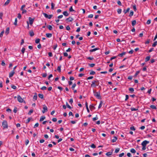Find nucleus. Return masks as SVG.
Returning a JSON list of instances; mask_svg holds the SVG:
<instances>
[{
  "label": "nucleus",
  "mask_w": 157,
  "mask_h": 157,
  "mask_svg": "<svg viewBox=\"0 0 157 157\" xmlns=\"http://www.w3.org/2000/svg\"><path fill=\"white\" fill-rule=\"evenodd\" d=\"M66 106H67V107L68 108H69L70 109H71V106L69 105V104H68V103L67 102H66Z\"/></svg>",
  "instance_id": "nucleus-45"
},
{
  "label": "nucleus",
  "mask_w": 157,
  "mask_h": 157,
  "mask_svg": "<svg viewBox=\"0 0 157 157\" xmlns=\"http://www.w3.org/2000/svg\"><path fill=\"white\" fill-rule=\"evenodd\" d=\"M14 73H15V72H14V71H12L10 73L9 75V77L10 78L12 77L13 76V75H14Z\"/></svg>",
  "instance_id": "nucleus-9"
},
{
  "label": "nucleus",
  "mask_w": 157,
  "mask_h": 157,
  "mask_svg": "<svg viewBox=\"0 0 157 157\" xmlns=\"http://www.w3.org/2000/svg\"><path fill=\"white\" fill-rule=\"evenodd\" d=\"M120 150V148H116L115 151V152L116 153H118Z\"/></svg>",
  "instance_id": "nucleus-46"
},
{
  "label": "nucleus",
  "mask_w": 157,
  "mask_h": 157,
  "mask_svg": "<svg viewBox=\"0 0 157 157\" xmlns=\"http://www.w3.org/2000/svg\"><path fill=\"white\" fill-rule=\"evenodd\" d=\"M130 152L133 153H135L136 152V150L133 148H132L130 150Z\"/></svg>",
  "instance_id": "nucleus-27"
},
{
  "label": "nucleus",
  "mask_w": 157,
  "mask_h": 157,
  "mask_svg": "<svg viewBox=\"0 0 157 157\" xmlns=\"http://www.w3.org/2000/svg\"><path fill=\"white\" fill-rule=\"evenodd\" d=\"M126 54V52H124L121 53H120L119 54L118 56H119L121 57H122L123 56L125 55Z\"/></svg>",
  "instance_id": "nucleus-20"
},
{
  "label": "nucleus",
  "mask_w": 157,
  "mask_h": 157,
  "mask_svg": "<svg viewBox=\"0 0 157 157\" xmlns=\"http://www.w3.org/2000/svg\"><path fill=\"white\" fill-rule=\"evenodd\" d=\"M4 30H3L2 31L1 33L0 34V37H1L3 36V34L4 33Z\"/></svg>",
  "instance_id": "nucleus-42"
},
{
  "label": "nucleus",
  "mask_w": 157,
  "mask_h": 157,
  "mask_svg": "<svg viewBox=\"0 0 157 157\" xmlns=\"http://www.w3.org/2000/svg\"><path fill=\"white\" fill-rule=\"evenodd\" d=\"M124 155V153H122L119 154V157H122Z\"/></svg>",
  "instance_id": "nucleus-64"
},
{
  "label": "nucleus",
  "mask_w": 157,
  "mask_h": 157,
  "mask_svg": "<svg viewBox=\"0 0 157 157\" xmlns=\"http://www.w3.org/2000/svg\"><path fill=\"white\" fill-rule=\"evenodd\" d=\"M3 15V13H0V19H2V17Z\"/></svg>",
  "instance_id": "nucleus-60"
},
{
  "label": "nucleus",
  "mask_w": 157,
  "mask_h": 157,
  "mask_svg": "<svg viewBox=\"0 0 157 157\" xmlns=\"http://www.w3.org/2000/svg\"><path fill=\"white\" fill-rule=\"evenodd\" d=\"M99 84V82L98 80H94L92 82V84L91 85V86L92 87H95L96 86H98Z\"/></svg>",
  "instance_id": "nucleus-1"
},
{
  "label": "nucleus",
  "mask_w": 157,
  "mask_h": 157,
  "mask_svg": "<svg viewBox=\"0 0 157 157\" xmlns=\"http://www.w3.org/2000/svg\"><path fill=\"white\" fill-rule=\"evenodd\" d=\"M68 21L69 22H71L73 20V19L71 17H69L68 18L66 19V21Z\"/></svg>",
  "instance_id": "nucleus-10"
},
{
  "label": "nucleus",
  "mask_w": 157,
  "mask_h": 157,
  "mask_svg": "<svg viewBox=\"0 0 157 157\" xmlns=\"http://www.w3.org/2000/svg\"><path fill=\"white\" fill-rule=\"evenodd\" d=\"M130 129L131 130L133 131H135V128L134 126L130 127Z\"/></svg>",
  "instance_id": "nucleus-59"
},
{
  "label": "nucleus",
  "mask_w": 157,
  "mask_h": 157,
  "mask_svg": "<svg viewBox=\"0 0 157 157\" xmlns=\"http://www.w3.org/2000/svg\"><path fill=\"white\" fill-rule=\"evenodd\" d=\"M131 110L132 111H136L137 110H138V109H136L133 107H131Z\"/></svg>",
  "instance_id": "nucleus-29"
},
{
  "label": "nucleus",
  "mask_w": 157,
  "mask_h": 157,
  "mask_svg": "<svg viewBox=\"0 0 157 157\" xmlns=\"http://www.w3.org/2000/svg\"><path fill=\"white\" fill-rule=\"evenodd\" d=\"M45 118V117L44 116H42L40 117V121H43Z\"/></svg>",
  "instance_id": "nucleus-24"
},
{
  "label": "nucleus",
  "mask_w": 157,
  "mask_h": 157,
  "mask_svg": "<svg viewBox=\"0 0 157 157\" xmlns=\"http://www.w3.org/2000/svg\"><path fill=\"white\" fill-rule=\"evenodd\" d=\"M122 11V10L121 9H118L117 10V12L118 14H120Z\"/></svg>",
  "instance_id": "nucleus-30"
},
{
  "label": "nucleus",
  "mask_w": 157,
  "mask_h": 157,
  "mask_svg": "<svg viewBox=\"0 0 157 157\" xmlns=\"http://www.w3.org/2000/svg\"><path fill=\"white\" fill-rule=\"evenodd\" d=\"M117 4L119 6H121V5H122V4H121V1L119 0H118L117 1Z\"/></svg>",
  "instance_id": "nucleus-57"
},
{
  "label": "nucleus",
  "mask_w": 157,
  "mask_h": 157,
  "mask_svg": "<svg viewBox=\"0 0 157 157\" xmlns=\"http://www.w3.org/2000/svg\"><path fill=\"white\" fill-rule=\"evenodd\" d=\"M33 112V109L30 110L28 113L29 115H31V114Z\"/></svg>",
  "instance_id": "nucleus-48"
},
{
  "label": "nucleus",
  "mask_w": 157,
  "mask_h": 157,
  "mask_svg": "<svg viewBox=\"0 0 157 157\" xmlns=\"http://www.w3.org/2000/svg\"><path fill=\"white\" fill-rule=\"evenodd\" d=\"M117 139V137L114 136V138L111 141L113 143H114L116 141Z\"/></svg>",
  "instance_id": "nucleus-18"
},
{
  "label": "nucleus",
  "mask_w": 157,
  "mask_h": 157,
  "mask_svg": "<svg viewBox=\"0 0 157 157\" xmlns=\"http://www.w3.org/2000/svg\"><path fill=\"white\" fill-rule=\"evenodd\" d=\"M46 89V87L45 86H43L41 88V89L42 90H45Z\"/></svg>",
  "instance_id": "nucleus-55"
},
{
  "label": "nucleus",
  "mask_w": 157,
  "mask_h": 157,
  "mask_svg": "<svg viewBox=\"0 0 157 157\" xmlns=\"http://www.w3.org/2000/svg\"><path fill=\"white\" fill-rule=\"evenodd\" d=\"M39 126V124L38 123H36L34 126V128H35L38 127Z\"/></svg>",
  "instance_id": "nucleus-56"
},
{
  "label": "nucleus",
  "mask_w": 157,
  "mask_h": 157,
  "mask_svg": "<svg viewBox=\"0 0 157 157\" xmlns=\"http://www.w3.org/2000/svg\"><path fill=\"white\" fill-rule=\"evenodd\" d=\"M133 13H134L131 10L130 11V14L129 15V16L131 17L133 15Z\"/></svg>",
  "instance_id": "nucleus-28"
},
{
  "label": "nucleus",
  "mask_w": 157,
  "mask_h": 157,
  "mask_svg": "<svg viewBox=\"0 0 157 157\" xmlns=\"http://www.w3.org/2000/svg\"><path fill=\"white\" fill-rule=\"evenodd\" d=\"M133 8L135 11H136V5L133 6Z\"/></svg>",
  "instance_id": "nucleus-63"
},
{
  "label": "nucleus",
  "mask_w": 157,
  "mask_h": 157,
  "mask_svg": "<svg viewBox=\"0 0 157 157\" xmlns=\"http://www.w3.org/2000/svg\"><path fill=\"white\" fill-rule=\"evenodd\" d=\"M37 94L36 93H35L34 95L33 96V99L34 100H37Z\"/></svg>",
  "instance_id": "nucleus-23"
},
{
  "label": "nucleus",
  "mask_w": 157,
  "mask_h": 157,
  "mask_svg": "<svg viewBox=\"0 0 157 157\" xmlns=\"http://www.w3.org/2000/svg\"><path fill=\"white\" fill-rule=\"evenodd\" d=\"M29 23L30 25H32L34 20V18H32L31 17H29Z\"/></svg>",
  "instance_id": "nucleus-6"
},
{
  "label": "nucleus",
  "mask_w": 157,
  "mask_h": 157,
  "mask_svg": "<svg viewBox=\"0 0 157 157\" xmlns=\"http://www.w3.org/2000/svg\"><path fill=\"white\" fill-rule=\"evenodd\" d=\"M17 18H16L15 19V21L14 23V24L16 25L17 26Z\"/></svg>",
  "instance_id": "nucleus-37"
},
{
  "label": "nucleus",
  "mask_w": 157,
  "mask_h": 157,
  "mask_svg": "<svg viewBox=\"0 0 157 157\" xmlns=\"http://www.w3.org/2000/svg\"><path fill=\"white\" fill-rule=\"evenodd\" d=\"M55 6V4L53 3L52 2L51 3V9L52 10H54V6Z\"/></svg>",
  "instance_id": "nucleus-40"
},
{
  "label": "nucleus",
  "mask_w": 157,
  "mask_h": 157,
  "mask_svg": "<svg viewBox=\"0 0 157 157\" xmlns=\"http://www.w3.org/2000/svg\"><path fill=\"white\" fill-rule=\"evenodd\" d=\"M93 93L95 96L98 99H101V97L100 96V92H97L93 90Z\"/></svg>",
  "instance_id": "nucleus-2"
},
{
  "label": "nucleus",
  "mask_w": 157,
  "mask_h": 157,
  "mask_svg": "<svg viewBox=\"0 0 157 157\" xmlns=\"http://www.w3.org/2000/svg\"><path fill=\"white\" fill-rule=\"evenodd\" d=\"M76 86V84L75 83H74L73 84V85L72 86V87H71V88L72 89L74 90V89L75 87Z\"/></svg>",
  "instance_id": "nucleus-43"
},
{
  "label": "nucleus",
  "mask_w": 157,
  "mask_h": 157,
  "mask_svg": "<svg viewBox=\"0 0 157 157\" xmlns=\"http://www.w3.org/2000/svg\"><path fill=\"white\" fill-rule=\"evenodd\" d=\"M47 27L49 30H51L52 29V27L51 25H48Z\"/></svg>",
  "instance_id": "nucleus-34"
},
{
  "label": "nucleus",
  "mask_w": 157,
  "mask_h": 157,
  "mask_svg": "<svg viewBox=\"0 0 157 157\" xmlns=\"http://www.w3.org/2000/svg\"><path fill=\"white\" fill-rule=\"evenodd\" d=\"M98 119V118L97 117V116H96V117H94L93 118V121H95Z\"/></svg>",
  "instance_id": "nucleus-54"
},
{
  "label": "nucleus",
  "mask_w": 157,
  "mask_h": 157,
  "mask_svg": "<svg viewBox=\"0 0 157 157\" xmlns=\"http://www.w3.org/2000/svg\"><path fill=\"white\" fill-rule=\"evenodd\" d=\"M38 96L41 99H43L44 98V95L42 94H38Z\"/></svg>",
  "instance_id": "nucleus-22"
},
{
  "label": "nucleus",
  "mask_w": 157,
  "mask_h": 157,
  "mask_svg": "<svg viewBox=\"0 0 157 157\" xmlns=\"http://www.w3.org/2000/svg\"><path fill=\"white\" fill-rule=\"evenodd\" d=\"M25 6V5H23L21 6V10L22 11V13H25L27 12V10H25L24 9V8Z\"/></svg>",
  "instance_id": "nucleus-4"
},
{
  "label": "nucleus",
  "mask_w": 157,
  "mask_h": 157,
  "mask_svg": "<svg viewBox=\"0 0 157 157\" xmlns=\"http://www.w3.org/2000/svg\"><path fill=\"white\" fill-rule=\"evenodd\" d=\"M29 35L30 36H33L34 35V32H33V30H31V31H30L29 32Z\"/></svg>",
  "instance_id": "nucleus-13"
},
{
  "label": "nucleus",
  "mask_w": 157,
  "mask_h": 157,
  "mask_svg": "<svg viewBox=\"0 0 157 157\" xmlns=\"http://www.w3.org/2000/svg\"><path fill=\"white\" fill-rule=\"evenodd\" d=\"M99 49V48H94L93 49H91L90 50V52H94L96 50H98Z\"/></svg>",
  "instance_id": "nucleus-17"
},
{
  "label": "nucleus",
  "mask_w": 157,
  "mask_h": 157,
  "mask_svg": "<svg viewBox=\"0 0 157 157\" xmlns=\"http://www.w3.org/2000/svg\"><path fill=\"white\" fill-rule=\"evenodd\" d=\"M48 55L49 57H52V52H49L48 53Z\"/></svg>",
  "instance_id": "nucleus-61"
},
{
  "label": "nucleus",
  "mask_w": 157,
  "mask_h": 157,
  "mask_svg": "<svg viewBox=\"0 0 157 157\" xmlns=\"http://www.w3.org/2000/svg\"><path fill=\"white\" fill-rule=\"evenodd\" d=\"M129 90L131 92H133L134 91V89L133 88H130L129 89Z\"/></svg>",
  "instance_id": "nucleus-41"
},
{
  "label": "nucleus",
  "mask_w": 157,
  "mask_h": 157,
  "mask_svg": "<svg viewBox=\"0 0 157 157\" xmlns=\"http://www.w3.org/2000/svg\"><path fill=\"white\" fill-rule=\"evenodd\" d=\"M140 73V71H137L136 72V73H135V75H134V76H137V75Z\"/></svg>",
  "instance_id": "nucleus-53"
},
{
  "label": "nucleus",
  "mask_w": 157,
  "mask_h": 157,
  "mask_svg": "<svg viewBox=\"0 0 157 157\" xmlns=\"http://www.w3.org/2000/svg\"><path fill=\"white\" fill-rule=\"evenodd\" d=\"M63 14L66 16H67L69 15V13L67 11H65L63 12Z\"/></svg>",
  "instance_id": "nucleus-19"
},
{
  "label": "nucleus",
  "mask_w": 157,
  "mask_h": 157,
  "mask_svg": "<svg viewBox=\"0 0 157 157\" xmlns=\"http://www.w3.org/2000/svg\"><path fill=\"white\" fill-rule=\"evenodd\" d=\"M47 76V74L46 73H44L42 74V77L44 78L46 77Z\"/></svg>",
  "instance_id": "nucleus-52"
},
{
  "label": "nucleus",
  "mask_w": 157,
  "mask_h": 157,
  "mask_svg": "<svg viewBox=\"0 0 157 157\" xmlns=\"http://www.w3.org/2000/svg\"><path fill=\"white\" fill-rule=\"evenodd\" d=\"M25 49L24 48H22L21 50V52L23 54L25 52Z\"/></svg>",
  "instance_id": "nucleus-50"
},
{
  "label": "nucleus",
  "mask_w": 157,
  "mask_h": 157,
  "mask_svg": "<svg viewBox=\"0 0 157 157\" xmlns=\"http://www.w3.org/2000/svg\"><path fill=\"white\" fill-rule=\"evenodd\" d=\"M43 110H42V112L43 113H44L45 112H46L48 111V108L45 105L43 108Z\"/></svg>",
  "instance_id": "nucleus-8"
},
{
  "label": "nucleus",
  "mask_w": 157,
  "mask_h": 157,
  "mask_svg": "<svg viewBox=\"0 0 157 157\" xmlns=\"http://www.w3.org/2000/svg\"><path fill=\"white\" fill-rule=\"evenodd\" d=\"M46 37L48 38L51 37L52 36V34L51 33H47L46 34Z\"/></svg>",
  "instance_id": "nucleus-16"
},
{
  "label": "nucleus",
  "mask_w": 157,
  "mask_h": 157,
  "mask_svg": "<svg viewBox=\"0 0 157 157\" xmlns=\"http://www.w3.org/2000/svg\"><path fill=\"white\" fill-rule=\"evenodd\" d=\"M40 39L39 38L36 39L35 40V43L36 44H38L39 43Z\"/></svg>",
  "instance_id": "nucleus-33"
},
{
  "label": "nucleus",
  "mask_w": 157,
  "mask_h": 157,
  "mask_svg": "<svg viewBox=\"0 0 157 157\" xmlns=\"http://www.w3.org/2000/svg\"><path fill=\"white\" fill-rule=\"evenodd\" d=\"M149 142L147 140H144L141 143V145L142 146H146L147 144L149 143Z\"/></svg>",
  "instance_id": "nucleus-7"
},
{
  "label": "nucleus",
  "mask_w": 157,
  "mask_h": 157,
  "mask_svg": "<svg viewBox=\"0 0 157 157\" xmlns=\"http://www.w3.org/2000/svg\"><path fill=\"white\" fill-rule=\"evenodd\" d=\"M136 20H134L132 21V24L133 26H134L136 24Z\"/></svg>",
  "instance_id": "nucleus-12"
},
{
  "label": "nucleus",
  "mask_w": 157,
  "mask_h": 157,
  "mask_svg": "<svg viewBox=\"0 0 157 157\" xmlns=\"http://www.w3.org/2000/svg\"><path fill=\"white\" fill-rule=\"evenodd\" d=\"M95 74V72L94 71H91L90 72V75H94Z\"/></svg>",
  "instance_id": "nucleus-35"
},
{
  "label": "nucleus",
  "mask_w": 157,
  "mask_h": 157,
  "mask_svg": "<svg viewBox=\"0 0 157 157\" xmlns=\"http://www.w3.org/2000/svg\"><path fill=\"white\" fill-rule=\"evenodd\" d=\"M9 30H10V28L9 27H7L6 28V32H5V34H6V35H7L9 33Z\"/></svg>",
  "instance_id": "nucleus-14"
},
{
  "label": "nucleus",
  "mask_w": 157,
  "mask_h": 157,
  "mask_svg": "<svg viewBox=\"0 0 157 157\" xmlns=\"http://www.w3.org/2000/svg\"><path fill=\"white\" fill-rule=\"evenodd\" d=\"M130 10V8H128L126 10L124 9L123 10V12L124 13V14L126 13H127Z\"/></svg>",
  "instance_id": "nucleus-15"
},
{
  "label": "nucleus",
  "mask_w": 157,
  "mask_h": 157,
  "mask_svg": "<svg viewBox=\"0 0 157 157\" xmlns=\"http://www.w3.org/2000/svg\"><path fill=\"white\" fill-rule=\"evenodd\" d=\"M11 87L13 89H16V88H17L16 86L13 85H11Z\"/></svg>",
  "instance_id": "nucleus-49"
},
{
  "label": "nucleus",
  "mask_w": 157,
  "mask_h": 157,
  "mask_svg": "<svg viewBox=\"0 0 157 157\" xmlns=\"http://www.w3.org/2000/svg\"><path fill=\"white\" fill-rule=\"evenodd\" d=\"M112 152H107V153L106 154V155H107V156H109V155H111L112 154Z\"/></svg>",
  "instance_id": "nucleus-36"
},
{
  "label": "nucleus",
  "mask_w": 157,
  "mask_h": 157,
  "mask_svg": "<svg viewBox=\"0 0 157 157\" xmlns=\"http://www.w3.org/2000/svg\"><path fill=\"white\" fill-rule=\"evenodd\" d=\"M17 108L16 107H15L14 108V109H13V112L14 113H17Z\"/></svg>",
  "instance_id": "nucleus-58"
},
{
  "label": "nucleus",
  "mask_w": 157,
  "mask_h": 157,
  "mask_svg": "<svg viewBox=\"0 0 157 157\" xmlns=\"http://www.w3.org/2000/svg\"><path fill=\"white\" fill-rule=\"evenodd\" d=\"M150 107L153 109H157L156 106L154 105H151L150 106Z\"/></svg>",
  "instance_id": "nucleus-21"
},
{
  "label": "nucleus",
  "mask_w": 157,
  "mask_h": 157,
  "mask_svg": "<svg viewBox=\"0 0 157 157\" xmlns=\"http://www.w3.org/2000/svg\"><path fill=\"white\" fill-rule=\"evenodd\" d=\"M69 11L70 12L75 11L73 9L72 6H71L69 8Z\"/></svg>",
  "instance_id": "nucleus-39"
},
{
  "label": "nucleus",
  "mask_w": 157,
  "mask_h": 157,
  "mask_svg": "<svg viewBox=\"0 0 157 157\" xmlns=\"http://www.w3.org/2000/svg\"><path fill=\"white\" fill-rule=\"evenodd\" d=\"M2 125L3 127V129L7 128L8 126L7 121L6 120L2 122Z\"/></svg>",
  "instance_id": "nucleus-3"
},
{
  "label": "nucleus",
  "mask_w": 157,
  "mask_h": 157,
  "mask_svg": "<svg viewBox=\"0 0 157 157\" xmlns=\"http://www.w3.org/2000/svg\"><path fill=\"white\" fill-rule=\"evenodd\" d=\"M89 107L91 111H92V110L94 109L95 108L93 104L90 105Z\"/></svg>",
  "instance_id": "nucleus-11"
},
{
  "label": "nucleus",
  "mask_w": 157,
  "mask_h": 157,
  "mask_svg": "<svg viewBox=\"0 0 157 157\" xmlns=\"http://www.w3.org/2000/svg\"><path fill=\"white\" fill-rule=\"evenodd\" d=\"M102 101H101L100 102V104H99V106H98V109H100V108H101V107L102 106Z\"/></svg>",
  "instance_id": "nucleus-38"
},
{
  "label": "nucleus",
  "mask_w": 157,
  "mask_h": 157,
  "mask_svg": "<svg viewBox=\"0 0 157 157\" xmlns=\"http://www.w3.org/2000/svg\"><path fill=\"white\" fill-rule=\"evenodd\" d=\"M90 146L92 148H95L96 147L95 145L93 144H92Z\"/></svg>",
  "instance_id": "nucleus-51"
},
{
  "label": "nucleus",
  "mask_w": 157,
  "mask_h": 157,
  "mask_svg": "<svg viewBox=\"0 0 157 157\" xmlns=\"http://www.w3.org/2000/svg\"><path fill=\"white\" fill-rule=\"evenodd\" d=\"M10 0H7L4 4V6H5L8 5L10 3Z\"/></svg>",
  "instance_id": "nucleus-26"
},
{
  "label": "nucleus",
  "mask_w": 157,
  "mask_h": 157,
  "mask_svg": "<svg viewBox=\"0 0 157 157\" xmlns=\"http://www.w3.org/2000/svg\"><path fill=\"white\" fill-rule=\"evenodd\" d=\"M150 56H147L145 59V61L146 62L149 61L150 59Z\"/></svg>",
  "instance_id": "nucleus-25"
},
{
  "label": "nucleus",
  "mask_w": 157,
  "mask_h": 157,
  "mask_svg": "<svg viewBox=\"0 0 157 157\" xmlns=\"http://www.w3.org/2000/svg\"><path fill=\"white\" fill-rule=\"evenodd\" d=\"M42 13L44 15V17H45L48 18V15L47 14L44 13Z\"/></svg>",
  "instance_id": "nucleus-47"
},
{
  "label": "nucleus",
  "mask_w": 157,
  "mask_h": 157,
  "mask_svg": "<svg viewBox=\"0 0 157 157\" xmlns=\"http://www.w3.org/2000/svg\"><path fill=\"white\" fill-rule=\"evenodd\" d=\"M157 44V41L155 42L152 45V46L153 47H155L156 45Z\"/></svg>",
  "instance_id": "nucleus-32"
},
{
  "label": "nucleus",
  "mask_w": 157,
  "mask_h": 157,
  "mask_svg": "<svg viewBox=\"0 0 157 157\" xmlns=\"http://www.w3.org/2000/svg\"><path fill=\"white\" fill-rule=\"evenodd\" d=\"M61 66H59L57 67V70L59 72H61Z\"/></svg>",
  "instance_id": "nucleus-31"
},
{
  "label": "nucleus",
  "mask_w": 157,
  "mask_h": 157,
  "mask_svg": "<svg viewBox=\"0 0 157 157\" xmlns=\"http://www.w3.org/2000/svg\"><path fill=\"white\" fill-rule=\"evenodd\" d=\"M95 65V64L94 63H91V64H89V65L90 67H93Z\"/></svg>",
  "instance_id": "nucleus-44"
},
{
  "label": "nucleus",
  "mask_w": 157,
  "mask_h": 157,
  "mask_svg": "<svg viewBox=\"0 0 157 157\" xmlns=\"http://www.w3.org/2000/svg\"><path fill=\"white\" fill-rule=\"evenodd\" d=\"M18 101L20 103H22L23 101V99L21 98L20 95H18L17 96Z\"/></svg>",
  "instance_id": "nucleus-5"
},
{
  "label": "nucleus",
  "mask_w": 157,
  "mask_h": 157,
  "mask_svg": "<svg viewBox=\"0 0 157 157\" xmlns=\"http://www.w3.org/2000/svg\"><path fill=\"white\" fill-rule=\"evenodd\" d=\"M125 101H127L128 99V98H129V96H128V95H125Z\"/></svg>",
  "instance_id": "nucleus-62"
}]
</instances>
